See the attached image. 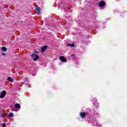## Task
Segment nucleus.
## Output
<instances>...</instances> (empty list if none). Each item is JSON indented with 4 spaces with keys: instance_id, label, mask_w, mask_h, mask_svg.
<instances>
[{
    "instance_id": "obj_1",
    "label": "nucleus",
    "mask_w": 127,
    "mask_h": 127,
    "mask_svg": "<svg viewBox=\"0 0 127 127\" xmlns=\"http://www.w3.org/2000/svg\"><path fill=\"white\" fill-rule=\"evenodd\" d=\"M31 57L32 58H33V61H36L37 60H38V59H39V56L35 54H33L31 55Z\"/></svg>"
},
{
    "instance_id": "obj_2",
    "label": "nucleus",
    "mask_w": 127,
    "mask_h": 127,
    "mask_svg": "<svg viewBox=\"0 0 127 127\" xmlns=\"http://www.w3.org/2000/svg\"><path fill=\"white\" fill-rule=\"evenodd\" d=\"M6 95V91H5V90L2 91L0 95V99H3V98L5 97Z\"/></svg>"
},
{
    "instance_id": "obj_3",
    "label": "nucleus",
    "mask_w": 127,
    "mask_h": 127,
    "mask_svg": "<svg viewBox=\"0 0 127 127\" xmlns=\"http://www.w3.org/2000/svg\"><path fill=\"white\" fill-rule=\"evenodd\" d=\"M60 60H61L62 62H67V60H66V59H65V57L63 56H61L60 57Z\"/></svg>"
},
{
    "instance_id": "obj_4",
    "label": "nucleus",
    "mask_w": 127,
    "mask_h": 127,
    "mask_svg": "<svg viewBox=\"0 0 127 127\" xmlns=\"http://www.w3.org/2000/svg\"><path fill=\"white\" fill-rule=\"evenodd\" d=\"M79 115H80L81 118H82L83 119V118H85V117L86 116V113L80 112L79 113Z\"/></svg>"
},
{
    "instance_id": "obj_5",
    "label": "nucleus",
    "mask_w": 127,
    "mask_h": 127,
    "mask_svg": "<svg viewBox=\"0 0 127 127\" xmlns=\"http://www.w3.org/2000/svg\"><path fill=\"white\" fill-rule=\"evenodd\" d=\"M48 47L47 46H43L42 48V50H41V52L42 53H43V52H44V51H45V50H46V49H47V48Z\"/></svg>"
},
{
    "instance_id": "obj_6",
    "label": "nucleus",
    "mask_w": 127,
    "mask_h": 127,
    "mask_svg": "<svg viewBox=\"0 0 127 127\" xmlns=\"http://www.w3.org/2000/svg\"><path fill=\"white\" fill-rule=\"evenodd\" d=\"M36 11L38 14H40V8L39 7H37L36 8Z\"/></svg>"
},
{
    "instance_id": "obj_7",
    "label": "nucleus",
    "mask_w": 127,
    "mask_h": 127,
    "mask_svg": "<svg viewBox=\"0 0 127 127\" xmlns=\"http://www.w3.org/2000/svg\"><path fill=\"white\" fill-rule=\"evenodd\" d=\"M105 5V2L103 1H101L100 3H99V6L100 7H103Z\"/></svg>"
},
{
    "instance_id": "obj_8",
    "label": "nucleus",
    "mask_w": 127,
    "mask_h": 127,
    "mask_svg": "<svg viewBox=\"0 0 127 127\" xmlns=\"http://www.w3.org/2000/svg\"><path fill=\"white\" fill-rule=\"evenodd\" d=\"M67 46H70V47H75V44L74 43H72V44H68Z\"/></svg>"
},
{
    "instance_id": "obj_9",
    "label": "nucleus",
    "mask_w": 127,
    "mask_h": 127,
    "mask_svg": "<svg viewBox=\"0 0 127 127\" xmlns=\"http://www.w3.org/2000/svg\"><path fill=\"white\" fill-rule=\"evenodd\" d=\"M7 80L11 83H12L13 82V79H12V78H11V77H10L7 78Z\"/></svg>"
},
{
    "instance_id": "obj_10",
    "label": "nucleus",
    "mask_w": 127,
    "mask_h": 127,
    "mask_svg": "<svg viewBox=\"0 0 127 127\" xmlns=\"http://www.w3.org/2000/svg\"><path fill=\"white\" fill-rule=\"evenodd\" d=\"M1 50H2V51H3V52H5V51H6V50H7V49H6L5 47H2L1 48Z\"/></svg>"
},
{
    "instance_id": "obj_11",
    "label": "nucleus",
    "mask_w": 127,
    "mask_h": 127,
    "mask_svg": "<svg viewBox=\"0 0 127 127\" xmlns=\"http://www.w3.org/2000/svg\"><path fill=\"white\" fill-rule=\"evenodd\" d=\"M15 108H16V109H19V108H20V105L19 104H15Z\"/></svg>"
},
{
    "instance_id": "obj_12",
    "label": "nucleus",
    "mask_w": 127,
    "mask_h": 127,
    "mask_svg": "<svg viewBox=\"0 0 127 127\" xmlns=\"http://www.w3.org/2000/svg\"><path fill=\"white\" fill-rule=\"evenodd\" d=\"M4 113H2L0 115V117L1 118V119H4Z\"/></svg>"
},
{
    "instance_id": "obj_13",
    "label": "nucleus",
    "mask_w": 127,
    "mask_h": 127,
    "mask_svg": "<svg viewBox=\"0 0 127 127\" xmlns=\"http://www.w3.org/2000/svg\"><path fill=\"white\" fill-rule=\"evenodd\" d=\"M13 116V114L12 113H10V114L8 115V117L9 118L10 117H12Z\"/></svg>"
},
{
    "instance_id": "obj_14",
    "label": "nucleus",
    "mask_w": 127,
    "mask_h": 127,
    "mask_svg": "<svg viewBox=\"0 0 127 127\" xmlns=\"http://www.w3.org/2000/svg\"><path fill=\"white\" fill-rule=\"evenodd\" d=\"M6 126V124H5V123H3L2 124V127H5Z\"/></svg>"
},
{
    "instance_id": "obj_15",
    "label": "nucleus",
    "mask_w": 127,
    "mask_h": 127,
    "mask_svg": "<svg viewBox=\"0 0 127 127\" xmlns=\"http://www.w3.org/2000/svg\"><path fill=\"white\" fill-rule=\"evenodd\" d=\"M1 55H2V56H4V55H5V54L2 53H1Z\"/></svg>"
},
{
    "instance_id": "obj_16",
    "label": "nucleus",
    "mask_w": 127,
    "mask_h": 127,
    "mask_svg": "<svg viewBox=\"0 0 127 127\" xmlns=\"http://www.w3.org/2000/svg\"><path fill=\"white\" fill-rule=\"evenodd\" d=\"M71 57H75V54L72 55H71Z\"/></svg>"
},
{
    "instance_id": "obj_17",
    "label": "nucleus",
    "mask_w": 127,
    "mask_h": 127,
    "mask_svg": "<svg viewBox=\"0 0 127 127\" xmlns=\"http://www.w3.org/2000/svg\"><path fill=\"white\" fill-rule=\"evenodd\" d=\"M34 53H39L38 52H36V51H34Z\"/></svg>"
},
{
    "instance_id": "obj_18",
    "label": "nucleus",
    "mask_w": 127,
    "mask_h": 127,
    "mask_svg": "<svg viewBox=\"0 0 127 127\" xmlns=\"http://www.w3.org/2000/svg\"><path fill=\"white\" fill-rule=\"evenodd\" d=\"M64 9L66 8H65V6H64Z\"/></svg>"
},
{
    "instance_id": "obj_19",
    "label": "nucleus",
    "mask_w": 127,
    "mask_h": 127,
    "mask_svg": "<svg viewBox=\"0 0 127 127\" xmlns=\"http://www.w3.org/2000/svg\"><path fill=\"white\" fill-rule=\"evenodd\" d=\"M28 87H29V88H30V86H28Z\"/></svg>"
}]
</instances>
